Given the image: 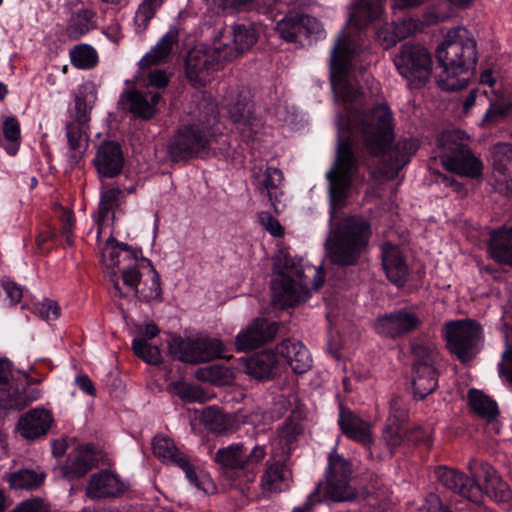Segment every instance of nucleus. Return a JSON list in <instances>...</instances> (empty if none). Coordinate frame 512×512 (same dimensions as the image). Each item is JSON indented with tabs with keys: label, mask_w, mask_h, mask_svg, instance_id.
<instances>
[{
	"label": "nucleus",
	"mask_w": 512,
	"mask_h": 512,
	"mask_svg": "<svg viewBox=\"0 0 512 512\" xmlns=\"http://www.w3.org/2000/svg\"><path fill=\"white\" fill-rule=\"evenodd\" d=\"M96 464V457L88 448H79L69 454L65 464L60 471L63 477L68 480L83 477Z\"/></svg>",
	"instance_id": "473e14b6"
},
{
	"label": "nucleus",
	"mask_w": 512,
	"mask_h": 512,
	"mask_svg": "<svg viewBox=\"0 0 512 512\" xmlns=\"http://www.w3.org/2000/svg\"><path fill=\"white\" fill-rule=\"evenodd\" d=\"M170 354L178 360L196 364L224 356V344L217 338L173 337L169 342Z\"/></svg>",
	"instance_id": "9d476101"
},
{
	"label": "nucleus",
	"mask_w": 512,
	"mask_h": 512,
	"mask_svg": "<svg viewBox=\"0 0 512 512\" xmlns=\"http://www.w3.org/2000/svg\"><path fill=\"white\" fill-rule=\"evenodd\" d=\"M53 417L44 408H35L24 414L18 422V431L26 439H36L47 433Z\"/></svg>",
	"instance_id": "c756f323"
},
{
	"label": "nucleus",
	"mask_w": 512,
	"mask_h": 512,
	"mask_svg": "<svg viewBox=\"0 0 512 512\" xmlns=\"http://www.w3.org/2000/svg\"><path fill=\"white\" fill-rule=\"evenodd\" d=\"M412 385L414 395L420 399L433 393L438 387L436 368H412Z\"/></svg>",
	"instance_id": "37998d69"
},
{
	"label": "nucleus",
	"mask_w": 512,
	"mask_h": 512,
	"mask_svg": "<svg viewBox=\"0 0 512 512\" xmlns=\"http://www.w3.org/2000/svg\"><path fill=\"white\" fill-rule=\"evenodd\" d=\"M299 20L301 23V35H304L306 37H320L322 35V25L316 18L309 15H299Z\"/></svg>",
	"instance_id": "680f3d73"
},
{
	"label": "nucleus",
	"mask_w": 512,
	"mask_h": 512,
	"mask_svg": "<svg viewBox=\"0 0 512 512\" xmlns=\"http://www.w3.org/2000/svg\"><path fill=\"white\" fill-rule=\"evenodd\" d=\"M96 14L89 9H81L73 14L66 28V33L71 39H79L96 27Z\"/></svg>",
	"instance_id": "49530a36"
},
{
	"label": "nucleus",
	"mask_w": 512,
	"mask_h": 512,
	"mask_svg": "<svg viewBox=\"0 0 512 512\" xmlns=\"http://www.w3.org/2000/svg\"><path fill=\"white\" fill-rule=\"evenodd\" d=\"M205 107L206 120L201 125L194 124L180 129L168 144V152L174 160L198 156L214 140L217 106L213 101H209Z\"/></svg>",
	"instance_id": "0eeeda50"
},
{
	"label": "nucleus",
	"mask_w": 512,
	"mask_h": 512,
	"mask_svg": "<svg viewBox=\"0 0 512 512\" xmlns=\"http://www.w3.org/2000/svg\"><path fill=\"white\" fill-rule=\"evenodd\" d=\"M2 131L5 140L8 142L3 146L5 151L11 156L16 155L21 139L20 123L17 118L14 116L6 117L3 121Z\"/></svg>",
	"instance_id": "09e8293b"
},
{
	"label": "nucleus",
	"mask_w": 512,
	"mask_h": 512,
	"mask_svg": "<svg viewBox=\"0 0 512 512\" xmlns=\"http://www.w3.org/2000/svg\"><path fill=\"white\" fill-rule=\"evenodd\" d=\"M469 136L460 130L443 132L437 140V156L443 166L460 176L470 178L482 174V162L470 151Z\"/></svg>",
	"instance_id": "423d86ee"
},
{
	"label": "nucleus",
	"mask_w": 512,
	"mask_h": 512,
	"mask_svg": "<svg viewBox=\"0 0 512 512\" xmlns=\"http://www.w3.org/2000/svg\"><path fill=\"white\" fill-rule=\"evenodd\" d=\"M161 5L155 0H143L134 15L135 32L143 33Z\"/></svg>",
	"instance_id": "864d4df0"
},
{
	"label": "nucleus",
	"mask_w": 512,
	"mask_h": 512,
	"mask_svg": "<svg viewBox=\"0 0 512 512\" xmlns=\"http://www.w3.org/2000/svg\"><path fill=\"white\" fill-rule=\"evenodd\" d=\"M436 58L442 69L437 76L439 87L447 91L461 90L468 85L477 61L476 42L465 28H453L436 49Z\"/></svg>",
	"instance_id": "7ed1b4c3"
},
{
	"label": "nucleus",
	"mask_w": 512,
	"mask_h": 512,
	"mask_svg": "<svg viewBox=\"0 0 512 512\" xmlns=\"http://www.w3.org/2000/svg\"><path fill=\"white\" fill-rule=\"evenodd\" d=\"M435 474L439 483L445 488L473 502H478L481 499V487L463 472L453 468L438 467Z\"/></svg>",
	"instance_id": "aec40b11"
},
{
	"label": "nucleus",
	"mask_w": 512,
	"mask_h": 512,
	"mask_svg": "<svg viewBox=\"0 0 512 512\" xmlns=\"http://www.w3.org/2000/svg\"><path fill=\"white\" fill-rule=\"evenodd\" d=\"M338 425L349 439L369 447L373 443L372 425L353 411L341 408Z\"/></svg>",
	"instance_id": "5701e85b"
},
{
	"label": "nucleus",
	"mask_w": 512,
	"mask_h": 512,
	"mask_svg": "<svg viewBox=\"0 0 512 512\" xmlns=\"http://www.w3.org/2000/svg\"><path fill=\"white\" fill-rule=\"evenodd\" d=\"M412 368H436L438 353L432 342L418 341L413 343Z\"/></svg>",
	"instance_id": "de8ad7c7"
},
{
	"label": "nucleus",
	"mask_w": 512,
	"mask_h": 512,
	"mask_svg": "<svg viewBox=\"0 0 512 512\" xmlns=\"http://www.w3.org/2000/svg\"><path fill=\"white\" fill-rule=\"evenodd\" d=\"M351 468L349 462L337 453L335 446L328 457L326 469L325 493L333 501H349L354 498V492L349 486Z\"/></svg>",
	"instance_id": "dca6fc26"
},
{
	"label": "nucleus",
	"mask_w": 512,
	"mask_h": 512,
	"mask_svg": "<svg viewBox=\"0 0 512 512\" xmlns=\"http://www.w3.org/2000/svg\"><path fill=\"white\" fill-rule=\"evenodd\" d=\"M285 460L273 457L270 452V459L266 462V468L260 482L264 493H277L289 487L290 473L284 464Z\"/></svg>",
	"instance_id": "c85d7f7f"
},
{
	"label": "nucleus",
	"mask_w": 512,
	"mask_h": 512,
	"mask_svg": "<svg viewBox=\"0 0 512 512\" xmlns=\"http://www.w3.org/2000/svg\"><path fill=\"white\" fill-rule=\"evenodd\" d=\"M257 187L261 192H266L272 207L278 212L277 200L281 194L279 190L283 181L281 170L275 167H267L265 171L256 177Z\"/></svg>",
	"instance_id": "79ce46f5"
},
{
	"label": "nucleus",
	"mask_w": 512,
	"mask_h": 512,
	"mask_svg": "<svg viewBox=\"0 0 512 512\" xmlns=\"http://www.w3.org/2000/svg\"><path fill=\"white\" fill-rule=\"evenodd\" d=\"M420 323V318L414 312L399 310L378 317L375 330L380 335L398 337L416 329Z\"/></svg>",
	"instance_id": "4be33fe9"
},
{
	"label": "nucleus",
	"mask_w": 512,
	"mask_h": 512,
	"mask_svg": "<svg viewBox=\"0 0 512 512\" xmlns=\"http://www.w3.org/2000/svg\"><path fill=\"white\" fill-rule=\"evenodd\" d=\"M300 26L299 15L287 16L277 23L276 31L282 39L293 42L301 35Z\"/></svg>",
	"instance_id": "4d7b16f0"
},
{
	"label": "nucleus",
	"mask_w": 512,
	"mask_h": 512,
	"mask_svg": "<svg viewBox=\"0 0 512 512\" xmlns=\"http://www.w3.org/2000/svg\"><path fill=\"white\" fill-rule=\"evenodd\" d=\"M43 480V474L28 469L20 470L9 476L10 486L15 489H33L39 486Z\"/></svg>",
	"instance_id": "5fc2aeb1"
},
{
	"label": "nucleus",
	"mask_w": 512,
	"mask_h": 512,
	"mask_svg": "<svg viewBox=\"0 0 512 512\" xmlns=\"http://www.w3.org/2000/svg\"><path fill=\"white\" fill-rule=\"evenodd\" d=\"M35 312L44 320H56L60 315V308L53 300H44L35 306Z\"/></svg>",
	"instance_id": "0e129e2a"
},
{
	"label": "nucleus",
	"mask_w": 512,
	"mask_h": 512,
	"mask_svg": "<svg viewBox=\"0 0 512 512\" xmlns=\"http://www.w3.org/2000/svg\"><path fill=\"white\" fill-rule=\"evenodd\" d=\"M66 137L70 148V161L77 163L88 147V134L85 123L70 122L66 126Z\"/></svg>",
	"instance_id": "ea45409f"
},
{
	"label": "nucleus",
	"mask_w": 512,
	"mask_h": 512,
	"mask_svg": "<svg viewBox=\"0 0 512 512\" xmlns=\"http://www.w3.org/2000/svg\"><path fill=\"white\" fill-rule=\"evenodd\" d=\"M324 282L320 267L292 258L286 250H279L274 258V276L271 281L273 303L281 308L306 301L312 290Z\"/></svg>",
	"instance_id": "f03ea898"
},
{
	"label": "nucleus",
	"mask_w": 512,
	"mask_h": 512,
	"mask_svg": "<svg viewBox=\"0 0 512 512\" xmlns=\"http://www.w3.org/2000/svg\"><path fill=\"white\" fill-rule=\"evenodd\" d=\"M0 408L20 410L29 402L36 400L38 394L26 400L19 389L14 386L11 377V365L7 360H0Z\"/></svg>",
	"instance_id": "b1692460"
},
{
	"label": "nucleus",
	"mask_w": 512,
	"mask_h": 512,
	"mask_svg": "<svg viewBox=\"0 0 512 512\" xmlns=\"http://www.w3.org/2000/svg\"><path fill=\"white\" fill-rule=\"evenodd\" d=\"M153 453L163 463L176 465L183 470L187 479L197 489H205V475L200 480L195 467L190 463L187 456L180 452L174 444V441L165 436H156L153 439Z\"/></svg>",
	"instance_id": "f3484780"
},
{
	"label": "nucleus",
	"mask_w": 512,
	"mask_h": 512,
	"mask_svg": "<svg viewBox=\"0 0 512 512\" xmlns=\"http://www.w3.org/2000/svg\"><path fill=\"white\" fill-rule=\"evenodd\" d=\"M492 166L495 191L512 196V145L498 143L493 147Z\"/></svg>",
	"instance_id": "a211bd4d"
},
{
	"label": "nucleus",
	"mask_w": 512,
	"mask_h": 512,
	"mask_svg": "<svg viewBox=\"0 0 512 512\" xmlns=\"http://www.w3.org/2000/svg\"><path fill=\"white\" fill-rule=\"evenodd\" d=\"M257 41L252 26L235 24L220 30L213 38V50L220 58L229 61L248 51Z\"/></svg>",
	"instance_id": "9b49d317"
},
{
	"label": "nucleus",
	"mask_w": 512,
	"mask_h": 512,
	"mask_svg": "<svg viewBox=\"0 0 512 512\" xmlns=\"http://www.w3.org/2000/svg\"><path fill=\"white\" fill-rule=\"evenodd\" d=\"M468 404L474 413L489 422L495 420L498 416L499 411L496 402L480 390H469Z\"/></svg>",
	"instance_id": "a18cd8bd"
},
{
	"label": "nucleus",
	"mask_w": 512,
	"mask_h": 512,
	"mask_svg": "<svg viewBox=\"0 0 512 512\" xmlns=\"http://www.w3.org/2000/svg\"><path fill=\"white\" fill-rule=\"evenodd\" d=\"M177 40V32L173 30L168 31L161 37L157 44L143 56L140 60V68L144 69L164 62L170 55Z\"/></svg>",
	"instance_id": "a19ab883"
},
{
	"label": "nucleus",
	"mask_w": 512,
	"mask_h": 512,
	"mask_svg": "<svg viewBox=\"0 0 512 512\" xmlns=\"http://www.w3.org/2000/svg\"><path fill=\"white\" fill-rule=\"evenodd\" d=\"M59 218L61 221V233L65 237L67 245L72 246L74 243V240H73V225H74L73 213L69 209L62 208L60 210Z\"/></svg>",
	"instance_id": "e2e57ef3"
},
{
	"label": "nucleus",
	"mask_w": 512,
	"mask_h": 512,
	"mask_svg": "<svg viewBox=\"0 0 512 512\" xmlns=\"http://www.w3.org/2000/svg\"><path fill=\"white\" fill-rule=\"evenodd\" d=\"M468 468L475 477L483 480L484 488L491 485L500 476L490 464L475 459L469 462Z\"/></svg>",
	"instance_id": "13d9d810"
},
{
	"label": "nucleus",
	"mask_w": 512,
	"mask_h": 512,
	"mask_svg": "<svg viewBox=\"0 0 512 512\" xmlns=\"http://www.w3.org/2000/svg\"><path fill=\"white\" fill-rule=\"evenodd\" d=\"M265 455L266 450L264 446L256 445L247 453L242 443H233L219 449L215 453L213 460L225 470L247 472V479L253 480L256 474L254 467L263 460Z\"/></svg>",
	"instance_id": "f8f14e48"
},
{
	"label": "nucleus",
	"mask_w": 512,
	"mask_h": 512,
	"mask_svg": "<svg viewBox=\"0 0 512 512\" xmlns=\"http://www.w3.org/2000/svg\"><path fill=\"white\" fill-rule=\"evenodd\" d=\"M355 136H361L366 148L373 155H379L386 150L393 137L392 113L386 103L363 114L347 107L346 118L338 120L337 157L326 175L329 181L331 220L336 208L345 199L357 168V159L353 154Z\"/></svg>",
	"instance_id": "f257e3e1"
},
{
	"label": "nucleus",
	"mask_w": 512,
	"mask_h": 512,
	"mask_svg": "<svg viewBox=\"0 0 512 512\" xmlns=\"http://www.w3.org/2000/svg\"><path fill=\"white\" fill-rule=\"evenodd\" d=\"M359 49L351 36L343 30L336 39L331 54L330 80L335 100L349 103L355 101L359 91L353 85V69Z\"/></svg>",
	"instance_id": "39448f33"
},
{
	"label": "nucleus",
	"mask_w": 512,
	"mask_h": 512,
	"mask_svg": "<svg viewBox=\"0 0 512 512\" xmlns=\"http://www.w3.org/2000/svg\"><path fill=\"white\" fill-rule=\"evenodd\" d=\"M97 101V89L93 82H85L79 86L75 94V121L87 123L90 112Z\"/></svg>",
	"instance_id": "58836bf2"
},
{
	"label": "nucleus",
	"mask_w": 512,
	"mask_h": 512,
	"mask_svg": "<svg viewBox=\"0 0 512 512\" xmlns=\"http://www.w3.org/2000/svg\"><path fill=\"white\" fill-rule=\"evenodd\" d=\"M394 62L398 72L408 81L410 87L425 85L431 76V55L421 45L404 44Z\"/></svg>",
	"instance_id": "1a4fd4ad"
},
{
	"label": "nucleus",
	"mask_w": 512,
	"mask_h": 512,
	"mask_svg": "<svg viewBox=\"0 0 512 512\" xmlns=\"http://www.w3.org/2000/svg\"><path fill=\"white\" fill-rule=\"evenodd\" d=\"M228 115L236 129L246 138L252 137L261 125L248 104L237 102L228 108Z\"/></svg>",
	"instance_id": "e433bc0d"
},
{
	"label": "nucleus",
	"mask_w": 512,
	"mask_h": 512,
	"mask_svg": "<svg viewBox=\"0 0 512 512\" xmlns=\"http://www.w3.org/2000/svg\"><path fill=\"white\" fill-rule=\"evenodd\" d=\"M124 164L120 146L113 141L102 143L96 153L94 165L102 177L111 178L118 175Z\"/></svg>",
	"instance_id": "a878e982"
},
{
	"label": "nucleus",
	"mask_w": 512,
	"mask_h": 512,
	"mask_svg": "<svg viewBox=\"0 0 512 512\" xmlns=\"http://www.w3.org/2000/svg\"><path fill=\"white\" fill-rule=\"evenodd\" d=\"M443 335L450 352L466 362L479 351L483 332L481 326L474 320L462 319L446 322Z\"/></svg>",
	"instance_id": "6e6552de"
},
{
	"label": "nucleus",
	"mask_w": 512,
	"mask_h": 512,
	"mask_svg": "<svg viewBox=\"0 0 512 512\" xmlns=\"http://www.w3.org/2000/svg\"><path fill=\"white\" fill-rule=\"evenodd\" d=\"M244 371L251 378L265 380L276 375L278 360L273 351H263L245 360Z\"/></svg>",
	"instance_id": "2f4dec72"
},
{
	"label": "nucleus",
	"mask_w": 512,
	"mask_h": 512,
	"mask_svg": "<svg viewBox=\"0 0 512 512\" xmlns=\"http://www.w3.org/2000/svg\"><path fill=\"white\" fill-rule=\"evenodd\" d=\"M123 491V484L117 475L109 471L94 474L87 486L86 494L92 499L116 496Z\"/></svg>",
	"instance_id": "72a5a7b5"
},
{
	"label": "nucleus",
	"mask_w": 512,
	"mask_h": 512,
	"mask_svg": "<svg viewBox=\"0 0 512 512\" xmlns=\"http://www.w3.org/2000/svg\"><path fill=\"white\" fill-rule=\"evenodd\" d=\"M370 235L366 220L355 216L343 219L326 241L330 260L340 266L355 265L366 250Z\"/></svg>",
	"instance_id": "20e7f679"
},
{
	"label": "nucleus",
	"mask_w": 512,
	"mask_h": 512,
	"mask_svg": "<svg viewBox=\"0 0 512 512\" xmlns=\"http://www.w3.org/2000/svg\"><path fill=\"white\" fill-rule=\"evenodd\" d=\"M120 195L121 191L115 187L105 189L101 193L97 217L98 240L102 234H111L110 225L113 222L114 209L118 205Z\"/></svg>",
	"instance_id": "c9c22d12"
},
{
	"label": "nucleus",
	"mask_w": 512,
	"mask_h": 512,
	"mask_svg": "<svg viewBox=\"0 0 512 512\" xmlns=\"http://www.w3.org/2000/svg\"><path fill=\"white\" fill-rule=\"evenodd\" d=\"M486 99L490 102V107L484 114V122H496L500 118L508 115L512 110V95L509 93L493 92L491 97H488L487 91L479 93L478 89L470 92L464 102V111L467 113L476 104V102L483 103Z\"/></svg>",
	"instance_id": "412c9836"
},
{
	"label": "nucleus",
	"mask_w": 512,
	"mask_h": 512,
	"mask_svg": "<svg viewBox=\"0 0 512 512\" xmlns=\"http://www.w3.org/2000/svg\"><path fill=\"white\" fill-rule=\"evenodd\" d=\"M489 253L495 261L512 266V227L491 234Z\"/></svg>",
	"instance_id": "4c0bfd02"
},
{
	"label": "nucleus",
	"mask_w": 512,
	"mask_h": 512,
	"mask_svg": "<svg viewBox=\"0 0 512 512\" xmlns=\"http://www.w3.org/2000/svg\"><path fill=\"white\" fill-rule=\"evenodd\" d=\"M382 265L387 278L395 285L402 286L407 281L409 269L399 246L383 244Z\"/></svg>",
	"instance_id": "393cba45"
},
{
	"label": "nucleus",
	"mask_w": 512,
	"mask_h": 512,
	"mask_svg": "<svg viewBox=\"0 0 512 512\" xmlns=\"http://www.w3.org/2000/svg\"><path fill=\"white\" fill-rule=\"evenodd\" d=\"M72 64L80 69H91L98 62V54L90 45L80 44L70 52Z\"/></svg>",
	"instance_id": "603ef678"
},
{
	"label": "nucleus",
	"mask_w": 512,
	"mask_h": 512,
	"mask_svg": "<svg viewBox=\"0 0 512 512\" xmlns=\"http://www.w3.org/2000/svg\"><path fill=\"white\" fill-rule=\"evenodd\" d=\"M260 225L274 237H281L284 229L277 219L267 212H261L258 215Z\"/></svg>",
	"instance_id": "69168bd1"
},
{
	"label": "nucleus",
	"mask_w": 512,
	"mask_h": 512,
	"mask_svg": "<svg viewBox=\"0 0 512 512\" xmlns=\"http://www.w3.org/2000/svg\"><path fill=\"white\" fill-rule=\"evenodd\" d=\"M170 390L183 401L189 403H204L210 398V396L200 386L184 382H175L171 384Z\"/></svg>",
	"instance_id": "3c124183"
},
{
	"label": "nucleus",
	"mask_w": 512,
	"mask_h": 512,
	"mask_svg": "<svg viewBox=\"0 0 512 512\" xmlns=\"http://www.w3.org/2000/svg\"><path fill=\"white\" fill-rule=\"evenodd\" d=\"M132 347L135 354L149 364H158L161 361L160 349L149 344L143 337H135Z\"/></svg>",
	"instance_id": "6e6d98bb"
},
{
	"label": "nucleus",
	"mask_w": 512,
	"mask_h": 512,
	"mask_svg": "<svg viewBox=\"0 0 512 512\" xmlns=\"http://www.w3.org/2000/svg\"><path fill=\"white\" fill-rule=\"evenodd\" d=\"M123 283L132 289L140 300L149 302L159 300L161 297L160 276L147 258L141 257L136 262L135 269L123 271Z\"/></svg>",
	"instance_id": "ddd939ff"
},
{
	"label": "nucleus",
	"mask_w": 512,
	"mask_h": 512,
	"mask_svg": "<svg viewBox=\"0 0 512 512\" xmlns=\"http://www.w3.org/2000/svg\"><path fill=\"white\" fill-rule=\"evenodd\" d=\"M302 433L303 426L299 421L287 419L278 429L277 436L271 441L272 456L287 459L296 448Z\"/></svg>",
	"instance_id": "bb28decb"
},
{
	"label": "nucleus",
	"mask_w": 512,
	"mask_h": 512,
	"mask_svg": "<svg viewBox=\"0 0 512 512\" xmlns=\"http://www.w3.org/2000/svg\"><path fill=\"white\" fill-rule=\"evenodd\" d=\"M160 100L158 92L141 93L138 91H127L121 95L120 101L127 103V108L137 117L149 119L157 111V104Z\"/></svg>",
	"instance_id": "7c9ffc66"
},
{
	"label": "nucleus",
	"mask_w": 512,
	"mask_h": 512,
	"mask_svg": "<svg viewBox=\"0 0 512 512\" xmlns=\"http://www.w3.org/2000/svg\"><path fill=\"white\" fill-rule=\"evenodd\" d=\"M377 38L385 49H389L401 40L395 26L386 25L377 31Z\"/></svg>",
	"instance_id": "338daca9"
},
{
	"label": "nucleus",
	"mask_w": 512,
	"mask_h": 512,
	"mask_svg": "<svg viewBox=\"0 0 512 512\" xmlns=\"http://www.w3.org/2000/svg\"><path fill=\"white\" fill-rule=\"evenodd\" d=\"M394 26L401 40L412 34L417 33L423 28L422 21L415 20L412 18L403 19L402 21L396 23Z\"/></svg>",
	"instance_id": "774afa93"
},
{
	"label": "nucleus",
	"mask_w": 512,
	"mask_h": 512,
	"mask_svg": "<svg viewBox=\"0 0 512 512\" xmlns=\"http://www.w3.org/2000/svg\"><path fill=\"white\" fill-rule=\"evenodd\" d=\"M383 15L382 0H357L349 14V25L358 30L380 20Z\"/></svg>",
	"instance_id": "f704fd0d"
},
{
	"label": "nucleus",
	"mask_w": 512,
	"mask_h": 512,
	"mask_svg": "<svg viewBox=\"0 0 512 512\" xmlns=\"http://www.w3.org/2000/svg\"><path fill=\"white\" fill-rule=\"evenodd\" d=\"M277 331V323H269L265 319L256 318L236 335V349L238 351L256 349L257 347L271 341L275 337Z\"/></svg>",
	"instance_id": "6ab92c4d"
},
{
	"label": "nucleus",
	"mask_w": 512,
	"mask_h": 512,
	"mask_svg": "<svg viewBox=\"0 0 512 512\" xmlns=\"http://www.w3.org/2000/svg\"><path fill=\"white\" fill-rule=\"evenodd\" d=\"M487 495L497 503H509L512 500V490L499 476L495 482L485 487Z\"/></svg>",
	"instance_id": "bf43d9fd"
},
{
	"label": "nucleus",
	"mask_w": 512,
	"mask_h": 512,
	"mask_svg": "<svg viewBox=\"0 0 512 512\" xmlns=\"http://www.w3.org/2000/svg\"><path fill=\"white\" fill-rule=\"evenodd\" d=\"M419 148V143L415 139H404L399 141L395 150L389 153L391 163L385 174L388 177H393L400 169H402L410 160V157L416 153Z\"/></svg>",
	"instance_id": "c03bdc74"
},
{
	"label": "nucleus",
	"mask_w": 512,
	"mask_h": 512,
	"mask_svg": "<svg viewBox=\"0 0 512 512\" xmlns=\"http://www.w3.org/2000/svg\"><path fill=\"white\" fill-rule=\"evenodd\" d=\"M225 61L211 46L199 44L193 47L186 59L187 78L194 87H202L209 83L220 64Z\"/></svg>",
	"instance_id": "2eb2a0df"
},
{
	"label": "nucleus",
	"mask_w": 512,
	"mask_h": 512,
	"mask_svg": "<svg viewBox=\"0 0 512 512\" xmlns=\"http://www.w3.org/2000/svg\"><path fill=\"white\" fill-rule=\"evenodd\" d=\"M276 353L286 361L294 373L303 374L312 367V357L300 341L284 340L276 346Z\"/></svg>",
	"instance_id": "cd10ccee"
},
{
	"label": "nucleus",
	"mask_w": 512,
	"mask_h": 512,
	"mask_svg": "<svg viewBox=\"0 0 512 512\" xmlns=\"http://www.w3.org/2000/svg\"><path fill=\"white\" fill-rule=\"evenodd\" d=\"M232 372L219 365L204 368L197 373V377L204 380H209L219 385L228 383L231 378Z\"/></svg>",
	"instance_id": "052dcab7"
},
{
	"label": "nucleus",
	"mask_w": 512,
	"mask_h": 512,
	"mask_svg": "<svg viewBox=\"0 0 512 512\" xmlns=\"http://www.w3.org/2000/svg\"><path fill=\"white\" fill-rule=\"evenodd\" d=\"M204 417L207 426L213 432L228 433L236 429V420L232 415L218 410H209Z\"/></svg>",
	"instance_id": "8fccbe9b"
},
{
	"label": "nucleus",
	"mask_w": 512,
	"mask_h": 512,
	"mask_svg": "<svg viewBox=\"0 0 512 512\" xmlns=\"http://www.w3.org/2000/svg\"><path fill=\"white\" fill-rule=\"evenodd\" d=\"M139 253L140 251L126 244L116 242L110 235L106 240L102 249V262L113 283L115 295L123 296L117 278L118 273L121 272L123 275L124 270L135 269L136 262L141 258L138 256Z\"/></svg>",
	"instance_id": "4468645a"
}]
</instances>
